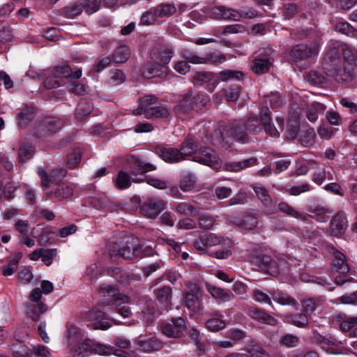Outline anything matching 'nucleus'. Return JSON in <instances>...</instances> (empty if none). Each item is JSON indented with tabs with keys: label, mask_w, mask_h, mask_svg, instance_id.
Returning a JSON list of instances; mask_svg holds the SVG:
<instances>
[{
	"label": "nucleus",
	"mask_w": 357,
	"mask_h": 357,
	"mask_svg": "<svg viewBox=\"0 0 357 357\" xmlns=\"http://www.w3.org/2000/svg\"><path fill=\"white\" fill-rule=\"evenodd\" d=\"M154 294L160 303H167L172 298V288L164 286L154 290Z\"/></svg>",
	"instance_id": "54"
},
{
	"label": "nucleus",
	"mask_w": 357,
	"mask_h": 357,
	"mask_svg": "<svg viewBox=\"0 0 357 357\" xmlns=\"http://www.w3.org/2000/svg\"><path fill=\"white\" fill-rule=\"evenodd\" d=\"M93 349L96 354L100 355L109 356L111 354H114L116 356L121 357H132L130 354L124 351L119 350L112 347L99 343L93 344Z\"/></svg>",
	"instance_id": "40"
},
{
	"label": "nucleus",
	"mask_w": 357,
	"mask_h": 357,
	"mask_svg": "<svg viewBox=\"0 0 357 357\" xmlns=\"http://www.w3.org/2000/svg\"><path fill=\"white\" fill-rule=\"evenodd\" d=\"M335 30L347 36L354 37L356 36V29L347 22H337L334 26Z\"/></svg>",
	"instance_id": "55"
},
{
	"label": "nucleus",
	"mask_w": 357,
	"mask_h": 357,
	"mask_svg": "<svg viewBox=\"0 0 357 357\" xmlns=\"http://www.w3.org/2000/svg\"><path fill=\"white\" fill-rule=\"evenodd\" d=\"M132 167L130 171V176L133 182H142L144 181L145 178H137L138 175L143 176L144 174L151 172L156 169V166L149 163L146 162L139 158L132 156Z\"/></svg>",
	"instance_id": "14"
},
{
	"label": "nucleus",
	"mask_w": 357,
	"mask_h": 357,
	"mask_svg": "<svg viewBox=\"0 0 357 357\" xmlns=\"http://www.w3.org/2000/svg\"><path fill=\"white\" fill-rule=\"evenodd\" d=\"M131 176L124 171H120L114 180V185L119 190L128 188L131 185Z\"/></svg>",
	"instance_id": "50"
},
{
	"label": "nucleus",
	"mask_w": 357,
	"mask_h": 357,
	"mask_svg": "<svg viewBox=\"0 0 357 357\" xmlns=\"http://www.w3.org/2000/svg\"><path fill=\"white\" fill-rule=\"evenodd\" d=\"M270 110L267 107H262V123L263 128L266 134L269 135L271 137L278 138L280 132L274 126L271 124V118L270 116Z\"/></svg>",
	"instance_id": "36"
},
{
	"label": "nucleus",
	"mask_w": 357,
	"mask_h": 357,
	"mask_svg": "<svg viewBox=\"0 0 357 357\" xmlns=\"http://www.w3.org/2000/svg\"><path fill=\"white\" fill-rule=\"evenodd\" d=\"M35 150L32 144L25 141L22 142L18 148V158L20 162H25L30 160L34 155Z\"/></svg>",
	"instance_id": "44"
},
{
	"label": "nucleus",
	"mask_w": 357,
	"mask_h": 357,
	"mask_svg": "<svg viewBox=\"0 0 357 357\" xmlns=\"http://www.w3.org/2000/svg\"><path fill=\"white\" fill-rule=\"evenodd\" d=\"M155 150L157 155L166 162L176 163L182 161V157L177 148L157 146Z\"/></svg>",
	"instance_id": "25"
},
{
	"label": "nucleus",
	"mask_w": 357,
	"mask_h": 357,
	"mask_svg": "<svg viewBox=\"0 0 357 357\" xmlns=\"http://www.w3.org/2000/svg\"><path fill=\"white\" fill-rule=\"evenodd\" d=\"M344 50V45L340 42L331 40L328 43L322 63L325 71H331L332 73L333 70L332 68L340 66L341 56Z\"/></svg>",
	"instance_id": "7"
},
{
	"label": "nucleus",
	"mask_w": 357,
	"mask_h": 357,
	"mask_svg": "<svg viewBox=\"0 0 357 357\" xmlns=\"http://www.w3.org/2000/svg\"><path fill=\"white\" fill-rule=\"evenodd\" d=\"M319 52V45L317 43H314L310 46L298 45L291 50L290 56L295 62H298L316 56Z\"/></svg>",
	"instance_id": "11"
},
{
	"label": "nucleus",
	"mask_w": 357,
	"mask_h": 357,
	"mask_svg": "<svg viewBox=\"0 0 357 357\" xmlns=\"http://www.w3.org/2000/svg\"><path fill=\"white\" fill-rule=\"evenodd\" d=\"M185 306L190 310L197 312L202 307V294L196 283H188L187 290L183 293Z\"/></svg>",
	"instance_id": "10"
},
{
	"label": "nucleus",
	"mask_w": 357,
	"mask_h": 357,
	"mask_svg": "<svg viewBox=\"0 0 357 357\" xmlns=\"http://www.w3.org/2000/svg\"><path fill=\"white\" fill-rule=\"evenodd\" d=\"M89 317L94 321V329L107 330L111 327V324L108 322L103 321L106 318L105 312L100 310H91Z\"/></svg>",
	"instance_id": "41"
},
{
	"label": "nucleus",
	"mask_w": 357,
	"mask_h": 357,
	"mask_svg": "<svg viewBox=\"0 0 357 357\" xmlns=\"http://www.w3.org/2000/svg\"><path fill=\"white\" fill-rule=\"evenodd\" d=\"M234 141L246 144L251 141L247 133L244 121L234 119L230 122L221 125L215 129L211 135V142L218 144L222 147L228 148Z\"/></svg>",
	"instance_id": "1"
},
{
	"label": "nucleus",
	"mask_w": 357,
	"mask_h": 357,
	"mask_svg": "<svg viewBox=\"0 0 357 357\" xmlns=\"http://www.w3.org/2000/svg\"><path fill=\"white\" fill-rule=\"evenodd\" d=\"M245 130L247 133L251 135H258L262 131V108L261 109L259 117L256 116H250L244 121Z\"/></svg>",
	"instance_id": "33"
},
{
	"label": "nucleus",
	"mask_w": 357,
	"mask_h": 357,
	"mask_svg": "<svg viewBox=\"0 0 357 357\" xmlns=\"http://www.w3.org/2000/svg\"><path fill=\"white\" fill-rule=\"evenodd\" d=\"M208 99L204 95L189 91L174 106L176 116L182 117L192 110L199 111L206 107Z\"/></svg>",
	"instance_id": "4"
},
{
	"label": "nucleus",
	"mask_w": 357,
	"mask_h": 357,
	"mask_svg": "<svg viewBox=\"0 0 357 357\" xmlns=\"http://www.w3.org/2000/svg\"><path fill=\"white\" fill-rule=\"evenodd\" d=\"M206 289L215 299H219L224 302L228 301L231 299V294L222 288L218 287L213 284H206Z\"/></svg>",
	"instance_id": "46"
},
{
	"label": "nucleus",
	"mask_w": 357,
	"mask_h": 357,
	"mask_svg": "<svg viewBox=\"0 0 357 357\" xmlns=\"http://www.w3.org/2000/svg\"><path fill=\"white\" fill-rule=\"evenodd\" d=\"M135 344L137 350L147 353L158 351L163 347L162 342L155 336L140 335L135 340Z\"/></svg>",
	"instance_id": "17"
},
{
	"label": "nucleus",
	"mask_w": 357,
	"mask_h": 357,
	"mask_svg": "<svg viewBox=\"0 0 357 357\" xmlns=\"http://www.w3.org/2000/svg\"><path fill=\"white\" fill-rule=\"evenodd\" d=\"M246 351L251 357H270L268 353L259 345H249Z\"/></svg>",
	"instance_id": "64"
},
{
	"label": "nucleus",
	"mask_w": 357,
	"mask_h": 357,
	"mask_svg": "<svg viewBox=\"0 0 357 357\" xmlns=\"http://www.w3.org/2000/svg\"><path fill=\"white\" fill-rule=\"evenodd\" d=\"M211 317L208 319L206 323V327L211 331L218 332L224 329L226 327L225 321L223 319V316L218 311H214L211 313Z\"/></svg>",
	"instance_id": "32"
},
{
	"label": "nucleus",
	"mask_w": 357,
	"mask_h": 357,
	"mask_svg": "<svg viewBox=\"0 0 357 357\" xmlns=\"http://www.w3.org/2000/svg\"><path fill=\"white\" fill-rule=\"evenodd\" d=\"M84 10L82 2L78 0L73 4L63 8V15L68 18H73L79 15Z\"/></svg>",
	"instance_id": "51"
},
{
	"label": "nucleus",
	"mask_w": 357,
	"mask_h": 357,
	"mask_svg": "<svg viewBox=\"0 0 357 357\" xmlns=\"http://www.w3.org/2000/svg\"><path fill=\"white\" fill-rule=\"evenodd\" d=\"M67 332L66 339L68 346L75 345L82 340V334L80 329L73 324L68 323L66 325Z\"/></svg>",
	"instance_id": "39"
},
{
	"label": "nucleus",
	"mask_w": 357,
	"mask_h": 357,
	"mask_svg": "<svg viewBox=\"0 0 357 357\" xmlns=\"http://www.w3.org/2000/svg\"><path fill=\"white\" fill-rule=\"evenodd\" d=\"M57 118L46 117L39 121L33 130V135L35 137L40 138L52 135L53 128H47L48 126L56 127L58 125Z\"/></svg>",
	"instance_id": "22"
},
{
	"label": "nucleus",
	"mask_w": 357,
	"mask_h": 357,
	"mask_svg": "<svg viewBox=\"0 0 357 357\" xmlns=\"http://www.w3.org/2000/svg\"><path fill=\"white\" fill-rule=\"evenodd\" d=\"M310 316L305 312H290L286 314L287 321L300 328H308L310 327Z\"/></svg>",
	"instance_id": "30"
},
{
	"label": "nucleus",
	"mask_w": 357,
	"mask_h": 357,
	"mask_svg": "<svg viewBox=\"0 0 357 357\" xmlns=\"http://www.w3.org/2000/svg\"><path fill=\"white\" fill-rule=\"evenodd\" d=\"M271 65L268 59H258L254 61L252 69L255 73L264 74L268 71Z\"/></svg>",
	"instance_id": "57"
},
{
	"label": "nucleus",
	"mask_w": 357,
	"mask_h": 357,
	"mask_svg": "<svg viewBox=\"0 0 357 357\" xmlns=\"http://www.w3.org/2000/svg\"><path fill=\"white\" fill-rule=\"evenodd\" d=\"M185 328V321L182 317H175L170 322L162 326L163 334L169 337L181 338L183 336L182 329Z\"/></svg>",
	"instance_id": "16"
},
{
	"label": "nucleus",
	"mask_w": 357,
	"mask_h": 357,
	"mask_svg": "<svg viewBox=\"0 0 357 357\" xmlns=\"http://www.w3.org/2000/svg\"><path fill=\"white\" fill-rule=\"evenodd\" d=\"M174 211L181 215L195 216L198 215V209L189 202H180L174 207Z\"/></svg>",
	"instance_id": "49"
},
{
	"label": "nucleus",
	"mask_w": 357,
	"mask_h": 357,
	"mask_svg": "<svg viewBox=\"0 0 357 357\" xmlns=\"http://www.w3.org/2000/svg\"><path fill=\"white\" fill-rule=\"evenodd\" d=\"M83 151L80 148L74 149L72 152L68 155L66 159V165L70 169L76 167L80 162Z\"/></svg>",
	"instance_id": "52"
},
{
	"label": "nucleus",
	"mask_w": 357,
	"mask_h": 357,
	"mask_svg": "<svg viewBox=\"0 0 357 357\" xmlns=\"http://www.w3.org/2000/svg\"><path fill=\"white\" fill-rule=\"evenodd\" d=\"M280 344L289 347H296L298 345L300 342V339L298 336L293 334H286L281 337L280 341Z\"/></svg>",
	"instance_id": "59"
},
{
	"label": "nucleus",
	"mask_w": 357,
	"mask_h": 357,
	"mask_svg": "<svg viewBox=\"0 0 357 357\" xmlns=\"http://www.w3.org/2000/svg\"><path fill=\"white\" fill-rule=\"evenodd\" d=\"M52 74L55 78L79 79L82 77V73L81 69H77L73 72L69 66L61 65L55 66L52 69Z\"/></svg>",
	"instance_id": "31"
},
{
	"label": "nucleus",
	"mask_w": 357,
	"mask_h": 357,
	"mask_svg": "<svg viewBox=\"0 0 357 357\" xmlns=\"http://www.w3.org/2000/svg\"><path fill=\"white\" fill-rule=\"evenodd\" d=\"M271 294L273 300L280 305H290L293 307L298 305V302L296 299L286 293L279 291H273Z\"/></svg>",
	"instance_id": "45"
},
{
	"label": "nucleus",
	"mask_w": 357,
	"mask_h": 357,
	"mask_svg": "<svg viewBox=\"0 0 357 357\" xmlns=\"http://www.w3.org/2000/svg\"><path fill=\"white\" fill-rule=\"evenodd\" d=\"M168 73V67L158 63H147L144 65L142 70L143 77L147 79L151 77H165Z\"/></svg>",
	"instance_id": "24"
},
{
	"label": "nucleus",
	"mask_w": 357,
	"mask_h": 357,
	"mask_svg": "<svg viewBox=\"0 0 357 357\" xmlns=\"http://www.w3.org/2000/svg\"><path fill=\"white\" fill-rule=\"evenodd\" d=\"M328 250L333 255V268L340 274L335 277V283L338 285H342L347 282H351L352 278L348 275L349 266L347 262L346 256L333 245L328 246Z\"/></svg>",
	"instance_id": "5"
},
{
	"label": "nucleus",
	"mask_w": 357,
	"mask_h": 357,
	"mask_svg": "<svg viewBox=\"0 0 357 357\" xmlns=\"http://www.w3.org/2000/svg\"><path fill=\"white\" fill-rule=\"evenodd\" d=\"M274 205L275 207L274 214L280 212L296 219L301 220L303 222H308V218L305 214L301 213L286 202L275 199Z\"/></svg>",
	"instance_id": "27"
},
{
	"label": "nucleus",
	"mask_w": 357,
	"mask_h": 357,
	"mask_svg": "<svg viewBox=\"0 0 357 357\" xmlns=\"http://www.w3.org/2000/svg\"><path fill=\"white\" fill-rule=\"evenodd\" d=\"M324 303V298L322 296L312 297L303 299L301 301V306L303 311L310 316Z\"/></svg>",
	"instance_id": "38"
},
{
	"label": "nucleus",
	"mask_w": 357,
	"mask_h": 357,
	"mask_svg": "<svg viewBox=\"0 0 357 357\" xmlns=\"http://www.w3.org/2000/svg\"><path fill=\"white\" fill-rule=\"evenodd\" d=\"M70 349L73 357H84L92 349V342L89 340L80 341L75 345L70 346Z\"/></svg>",
	"instance_id": "43"
},
{
	"label": "nucleus",
	"mask_w": 357,
	"mask_h": 357,
	"mask_svg": "<svg viewBox=\"0 0 357 357\" xmlns=\"http://www.w3.org/2000/svg\"><path fill=\"white\" fill-rule=\"evenodd\" d=\"M32 109L26 107L17 116L18 123L21 127H26L33 118Z\"/></svg>",
	"instance_id": "58"
},
{
	"label": "nucleus",
	"mask_w": 357,
	"mask_h": 357,
	"mask_svg": "<svg viewBox=\"0 0 357 357\" xmlns=\"http://www.w3.org/2000/svg\"><path fill=\"white\" fill-rule=\"evenodd\" d=\"M219 77L224 82L231 80H242L244 78V74L240 70H225L219 73Z\"/></svg>",
	"instance_id": "53"
},
{
	"label": "nucleus",
	"mask_w": 357,
	"mask_h": 357,
	"mask_svg": "<svg viewBox=\"0 0 357 357\" xmlns=\"http://www.w3.org/2000/svg\"><path fill=\"white\" fill-rule=\"evenodd\" d=\"M250 259L264 273L271 275L278 273V263L271 257L262 254H252L250 255Z\"/></svg>",
	"instance_id": "12"
},
{
	"label": "nucleus",
	"mask_w": 357,
	"mask_h": 357,
	"mask_svg": "<svg viewBox=\"0 0 357 357\" xmlns=\"http://www.w3.org/2000/svg\"><path fill=\"white\" fill-rule=\"evenodd\" d=\"M310 212L311 215H306L307 218H311L312 219L316 220L319 222H326L328 221L329 217L328 215L331 211L327 207L320 206V205H314L311 206L310 208ZM310 220L307 223H309Z\"/></svg>",
	"instance_id": "37"
},
{
	"label": "nucleus",
	"mask_w": 357,
	"mask_h": 357,
	"mask_svg": "<svg viewBox=\"0 0 357 357\" xmlns=\"http://www.w3.org/2000/svg\"><path fill=\"white\" fill-rule=\"evenodd\" d=\"M333 70L332 73L331 71H325L326 75L333 77L337 82H348L354 79L355 77L354 67L352 64L346 63L342 66H334L332 68Z\"/></svg>",
	"instance_id": "13"
},
{
	"label": "nucleus",
	"mask_w": 357,
	"mask_h": 357,
	"mask_svg": "<svg viewBox=\"0 0 357 357\" xmlns=\"http://www.w3.org/2000/svg\"><path fill=\"white\" fill-rule=\"evenodd\" d=\"M196 153L193 157V161L207 165L214 169L221 167L220 156L213 149L199 144Z\"/></svg>",
	"instance_id": "9"
},
{
	"label": "nucleus",
	"mask_w": 357,
	"mask_h": 357,
	"mask_svg": "<svg viewBox=\"0 0 357 357\" xmlns=\"http://www.w3.org/2000/svg\"><path fill=\"white\" fill-rule=\"evenodd\" d=\"M348 227L347 220L344 213H337L331 220L329 233L334 236H338L344 233Z\"/></svg>",
	"instance_id": "26"
},
{
	"label": "nucleus",
	"mask_w": 357,
	"mask_h": 357,
	"mask_svg": "<svg viewBox=\"0 0 357 357\" xmlns=\"http://www.w3.org/2000/svg\"><path fill=\"white\" fill-rule=\"evenodd\" d=\"M252 189L263 205L264 210L266 214L271 215L274 214L275 211V200H273L268 191L264 187L261 185H255L252 187Z\"/></svg>",
	"instance_id": "19"
},
{
	"label": "nucleus",
	"mask_w": 357,
	"mask_h": 357,
	"mask_svg": "<svg viewBox=\"0 0 357 357\" xmlns=\"http://www.w3.org/2000/svg\"><path fill=\"white\" fill-rule=\"evenodd\" d=\"M158 98L154 95L144 96L139 98V106L133 109V115L143 114L146 119L167 118L170 115L169 108L165 106H154Z\"/></svg>",
	"instance_id": "3"
},
{
	"label": "nucleus",
	"mask_w": 357,
	"mask_h": 357,
	"mask_svg": "<svg viewBox=\"0 0 357 357\" xmlns=\"http://www.w3.org/2000/svg\"><path fill=\"white\" fill-rule=\"evenodd\" d=\"M215 220L212 215L208 213H202L198 216V223L199 227L205 229H210L213 227Z\"/></svg>",
	"instance_id": "62"
},
{
	"label": "nucleus",
	"mask_w": 357,
	"mask_h": 357,
	"mask_svg": "<svg viewBox=\"0 0 357 357\" xmlns=\"http://www.w3.org/2000/svg\"><path fill=\"white\" fill-rule=\"evenodd\" d=\"M153 250L151 247L147 246L142 250L138 241L135 236H128L126 238L121 245L115 243L109 250V256L113 261H116L119 258L124 259H132L135 257H142L151 255Z\"/></svg>",
	"instance_id": "2"
},
{
	"label": "nucleus",
	"mask_w": 357,
	"mask_h": 357,
	"mask_svg": "<svg viewBox=\"0 0 357 357\" xmlns=\"http://www.w3.org/2000/svg\"><path fill=\"white\" fill-rule=\"evenodd\" d=\"M199 144L195 142L192 139H187L181 144L179 150V153L182 157V160L188 158H191L193 160V157L196 155L197 149Z\"/></svg>",
	"instance_id": "35"
},
{
	"label": "nucleus",
	"mask_w": 357,
	"mask_h": 357,
	"mask_svg": "<svg viewBox=\"0 0 357 357\" xmlns=\"http://www.w3.org/2000/svg\"><path fill=\"white\" fill-rule=\"evenodd\" d=\"M130 56V50L126 45L116 47L112 54V60L115 63H124Z\"/></svg>",
	"instance_id": "48"
},
{
	"label": "nucleus",
	"mask_w": 357,
	"mask_h": 357,
	"mask_svg": "<svg viewBox=\"0 0 357 357\" xmlns=\"http://www.w3.org/2000/svg\"><path fill=\"white\" fill-rule=\"evenodd\" d=\"M45 195L58 201L70 197L73 195V188L71 184L60 183L52 184L50 189H45Z\"/></svg>",
	"instance_id": "15"
},
{
	"label": "nucleus",
	"mask_w": 357,
	"mask_h": 357,
	"mask_svg": "<svg viewBox=\"0 0 357 357\" xmlns=\"http://www.w3.org/2000/svg\"><path fill=\"white\" fill-rule=\"evenodd\" d=\"M211 17L218 20L239 21L238 10L225 6H217L212 8Z\"/></svg>",
	"instance_id": "21"
},
{
	"label": "nucleus",
	"mask_w": 357,
	"mask_h": 357,
	"mask_svg": "<svg viewBox=\"0 0 357 357\" xmlns=\"http://www.w3.org/2000/svg\"><path fill=\"white\" fill-rule=\"evenodd\" d=\"M22 257V253L19 252L10 255L8 258V263L2 267V274L4 276L13 275L18 267L19 262Z\"/></svg>",
	"instance_id": "42"
},
{
	"label": "nucleus",
	"mask_w": 357,
	"mask_h": 357,
	"mask_svg": "<svg viewBox=\"0 0 357 357\" xmlns=\"http://www.w3.org/2000/svg\"><path fill=\"white\" fill-rule=\"evenodd\" d=\"M98 294L102 297H109L108 299L100 301L99 305L102 307L112 306L113 307H117L119 301L121 303L130 302V298L121 294L116 285L102 284L98 288Z\"/></svg>",
	"instance_id": "6"
},
{
	"label": "nucleus",
	"mask_w": 357,
	"mask_h": 357,
	"mask_svg": "<svg viewBox=\"0 0 357 357\" xmlns=\"http://www.w3.org/2000/svg\"><path fill=\"white\" fill-rule=\"evenodd\" d=\"M165 202L161 199H149L140 206V213L149 218H155L164 209Z\"/></svg>",
	"instance_id": "20"
},
{
	"label": "nucleus",
	"mask_w": 357,
	"mask_h": 357,
	"mask_svg": "<svg viewBox=\"0 0 357 357\" xmlns=\"http://www.w3.org/2000/svg\"><path fill=\"white\" fill-rule=\"evenodd\" d=\"M109 82L114 86L123 83L126 79L125 74L119 69L109 70Z\"/></svg>",
	"instance_id": "60"
},
{
	"label": "nucleus",
	"mask_w": 357,
	"mask_h": 357,
	"mask_svg": "<svg viewBox=\"0 0 357 357\" xmlns=\"http://www.w3.org/2000/svg\"><path fill=\"white\" fill-rule=\"evenodd\" d=\"M232 222L238 227L249 230L255 229L258 224L257 214L252 212H247L241 219L232 220Z\"/></svg>",
	"instance_id": "34"
},
{
	"label": "nucleus",
	"mask_w": 357,
	"mask_h": 357,
	"mask_svg": "<svg viewBox=\"0 0 357 357\" xmlns=\"http://www.w3.org/2000/svg\"><path fill=\"white\" fill-rule=\"evenodd\" d=\"M241 88L240 86H231L222 91V95L225 99L229 102L236 101L241 95Z\"/></svg>",
	"instance_id": "56"
},
{
	"label": "nucleus",
	"mask_w": 357,
	"mask_h": 357,
	"mask_svg": "<svg viewBox=\"0 0 357 357\" xmlns=\"http://www.w3.org/2000/svg\"><path fill=\"white\" fill-rule=\"evenodd\" d=\"M154 11L157 17H169L176 12V8L172 3H160L154 7Z\"/></svg>",
	"instance_id": "47"
},
{
	"label": "nucleus",
	"mask_w": 357,
	"mask_h": 357,
	"mask_svg": "<svg viewBox=\"0 0 357 357\" xmlns=\"http://www.w3.org/2000/svg\"><path fill=\"white\" fill-rule=\"evenodd\" d=\"M84 10L89 15L96 13L100 8L101 0H81Z\"/></svg>",
	"instance_id": "63"
},
{
	"label": "nucleus",
	"mask_w": 357,
	"mask_h": 357,
	"mask_svg": "<svg viewBox=\"0 0 357 357\" xmlns=\"http://www.w3.org/2000/svg\"><path fill=\"white\" fill-rule=\"evenodd\" d=\"M303 111L305 112L306 118L310 122H315L319 115L322 114L326 109V107L320 102H313L307 104L305 102L301 104Z\"/></svg>",
	"instance_id": "28"
},
{
	"label": "nucleus",
	"mask_w": 357,
	"mask_h": 357,
	"mask_svg": "<svg viewBox=\"0 0 357 357\" xmlns=\"http://www.w3.org/2000/svg\"><path fill=\"white\" fill-rule=\"evenodd\" d=\"M92 110V107L89 102H83L79 104L76 109L75 116L79 121H82L84 118L90 114Z\"/></svg>",
	"instance_id": "61"
},
{
	"label": "nucleus",
	"mask_w": 357,
	"mask_h": 357,
	"mask_svg": "<svg viewBox=\"0 0 357 357\" xmlns=\"http://www.w3.org/2000/svg\"><path fill=\"white\" fill-rule=\"evenodd\" d=\"M192 80L195 85L206 84V90L210 92L215 90L219 82L218 77L212 72H195L192 76Z\"/></svg>",
	"instance_id": "18"
},
{
	"label": "nucleus",
	"mask_w": 357,
	"mask_h": 357,
	"mask_svg": "<svg viewBox=\"0 0 357 357\" xmlns=\"http://www.w3.org/2000/svg\"><path fill=\"white\" fill-rule=\"evenodd\" d=\"M259 160L256 157H250L241 161H230L224 163L221 167L224 171L239 172L247 168L256 166Z\"/></svg>",
	"instance_id": "23"
},
{
	"label": "nucleus",
	"mask_w": 357,
	"mask_h": 357,
	"mask_svg": "<svg viewBox=\"0 0 357 357\" xmlns=\"http://www.w3.org/2000/svg\"><path fill=\"white\" fill-rule=\"evenodd\" d=\"M248 314L253 319L271 326H275L278 322L277 319L268 314L265 310L256 307H248Z\"/></svg>",
	"instance_id": "29"
},
{
	"label": "nucleus",
	"mask_w": 357,
	"mask_h": 357,
	"mask_svg": "<svg viewBox=\"0 0 357 357\" xmlns=\"http://www.w3.org/2000/svg\"><path fill=\"white\" fill-rule=\"evenodd\" d=\"M181 56L192 64L218 65L226 61L225 55L218 51L206 54L205 56H200L189 50L184 49L181 51Z\"/></svg>",
	"instance_id": "8"
}]
</instances>
